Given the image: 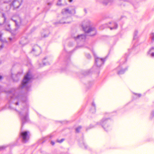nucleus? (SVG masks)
I'll use <instances>...</instances> for the list:
<instances>
[{
	"label": "nucleus",
	"instance_id": "nucleus-10",
	"mask_svg": "<svg viewBox=\"0 0 154 154\" xmlns=\"http://www.w3.org/2000/svg\"><path fill=\"white\" fill-rule=\"evenodd\" d=\"M41 52L40 48L37 45H35L32 48L31 53L35 56L39 55Z\"/></svg>",
	"mask_w": 154,
	"mask_h": 154
},
{
	"label": "nucleus",
	"instance_id": "nucleus-42",
	"mask_svg": "<svg viewBox=\"0 0 154 154\" xmlns=\"http://www.w3.org/2000/svg\"><path fill=\"white\" fill-rule=\"evenodd\" d=\"M134 48H133L132 49V51H134Z\"/></svg>",
	"mask_w": 154,
	"mask_h": 154
},
{
	"label": "nucleus",
	"instance_id": "nucleus-2",
	"mask_svg": "<svg viewBox=\"0 0 154 154\" xmlns=\"http://www.w3.org/2000/svg\"><path fill=\"white\" fill-rule=\"evenodd\" d=\"M92 51L94 57L95 61V64L91 69L85 72H86V73L85 74V75H88L89 74L90 72L92 71L98 72L99 68L103 64L104 62L106 60V58L103 59L99 57L94 54L93 50H92Z\"/></svg>",
	"mask_w": 154,
	"mask_h": 154
},
{
	"label": "nucleus",
	"instance_id": "nucleus-45",
	"mask_svg": "<svg viewBox=\"0 0 154 154\" xmlns=\"http://www.w3.org/2000/svg\"><path fill=\"white\" fill-rule=\"evenodd\" d=\"M134 47H135V45H134Z\"/></svg>",
	"mask_w": 154,
	"mask_h": 154
},
{
	"label": "nucleus",
	"instance_id": "nucleus-29",
	"mask_svg": "<svg viewBox=\"0 0 154 154\" xmlns=\"http://www.w3.org/2000/svg\"><path fill=\"white\" fill-rule=\"evenodd\" d=\"M42 36H43L45 38V37H46L48 36V34L46 35V34H44L43 35V34H42Z\"/></svg>",
	"mask_w": 154,
	"mask_h": 154
},
{
	"label": "nucleus",
	"instance_id": "nucleus-11",
	"mask_svg": "<svg viewBox=\"0 0 154 154\" xmlns=\"http://www.w3.org/2000/svg\"><path fill=\"white\" fill-rule=\"evenodd\" d=\"M22 0H14L10 5L11 7H13L14 8H18L21 5Z\"/></svg>",
	"mask_w": 154,
	"mask_h": 154
},
{
	"label": "nucleus",
	"instance_id": "nucleus-36",
	"mask_svg": "<svg viewBox=\"0 0 154 154\" xmlns=\"http://www.w3.org/2000/svg\"><path fill=\"white\" fill-rule=\"evenodd\" d=\"M6 29L7 30V31H10V28H9V29Z\"/></svg>",
	"mask_w": 154,
	"mask_h": 154
},
{
	"label": "nucleus",
	"instance_id": "nucleus-30",
	"mask_svg": "<svg viewBox=\"0 0 154 154\" xmlns=\"http://www.w3.org/2000/svg\"><path fill=\"white\" fill-rule=\"evenodd\" d=\"M135 95H136V96L138 97H140L141 96V94H135Z\"/></svg>",
	"mask_w": 154,
	"mask_h": 154
},
{
	"label": "nucleus",
	"instance_id": "nucleus-13",
	"mask_svg": "<svg viewBox=\"0 0 154 154\" xmlns=\"http://www.w3.org/2000/svg\"><path fill=\"white\" fill-rule=\"evenodd\" d=\"M109 23L110 25V26H109L108 27L111 30L116 29L118 27L117 24L114 22H112Z\"/></svg>",
	"mask_w": 154,
	"mask_h": 154
},
{
	"label": "nucleus",
	"instance_id": "nucleus-43",
	"mask_svg": "<svg viewBox=\"0 0 154 154\" xmlns=\"http://www.w3.org/2000/svg\"><path fill=\"white\" fill-rule=\"evenodd\" d=\"M11 77H12V78H13V75H11Z\"/></svg>",
	"mask_w": 154,
	"mask_h": 154
},
{
	"label": "nucleus",
	"instance_id": "nucleus-7",
	"mask_svg": "<svg viewBox=\"0 0 154 154\" xmlns=\"http://www.w3.org/2000/svg\"><path fill=\"white\" fill-rule=\"evenodd\" d=\"M109 119L103 118L100 122H97V125H101L104 130L106 131H108L111 129V126L109 123Z\"/></svg>",
	"mask_w": 154,
	"mask_h": 154
},
{
	"label": "nucleus",
	"instance_id": "nucleus-44",
	"mask_svg": "<svg viewBox=\"0 0 154 154\" xmlns=\"http://www.w3.org/2000/svg\"><path fill=\"white\" fill-rule=\"evenodd\" d=\"M8 26H9V27L10 26V25L9 24H8Z\"/></svg>",
	"mask_w": 154,
	"mask_h": 154
},
{
	"label": "nucleus",
	"instance_id": "nucleus-20",
	"mask_svg": "<svg viewBox=\"0 0 154 154\" xmlns=\"http://www.w3.org/2000/svg\"><path fill=\"white\" fill-rule=\"evenodd\" d=\"M82 128V127L81 126H79L75 130L76 132L78 133L79 132L80 130Z\"/></svg>",
	"mask_w": 154,
	"mask_h": 154
},
{
	"label": "nucleus",
	"instance_id": "nucleus-6",
	"mask_svg": "<svg viewBox=\"0 0 154 154\" xmlns=\"http://www.w3.org/2000/svg\"><path fill=\"white\" fill-rule=\"evenodd\" d=\"M126 60V58H122L120 60L119 65L115 69L118 75H120L124 74L127 70V66L125 64Z\"/></svg>",
	"mask_w": 154,
	"mask_h": 154
},
{
	"label": "nucleus",
	"instance_id": "nucleus-9",
	"mask_svg": "<svg viewBox=\"0 0 154 154\" xmlns=\"http://www.w3.org/2000/svg\"><path fill=\"white\" fill-rule=\"evenodd\" d=\"M20 137L22 139V141L23 143L26 142L29 139V132L25 131L21 132Z\"/></svg>",
	"mask_w": 154,
	"mask_h": 154
},
{
	"label": "nucleus",
	"instance_id": "nucleus-38",
	"mask_svg": "<svg viewBox=\"0 0 154 154\" xmlns=\"http://www.w3.org/2000/svg\"><path fill=\"white\" fill-rule=\"evenodd\" d=\"M72 1V0H69V1L70 2H71Z\"/></svg>",
	"mask_w": 154,
	"mask_h": 154
},
{
	"label": "nucleus",
	"instance_id": "nucleus-17",
	"mask_svg": "<svg viewBox=\"0 0 154 154\" xmlns=\"http://www.w3.org/2000/svg\"><path fill=\"white\" fill-rule=\"evenodd\" d=\"M47 58L46 57H45L43 60V64L42 65H40V67H42L43 66H45L46 65H49L50 64V63L49 62H45V60Z\"/></svg>",
	"mask_w": 154,
	"mask_h": 154
},
{
	"label": "nucleus",
	"instance_id": "nucleus-46",
	"mask_svg": "<svg viewBox=\"0 0 154 154\" xmlns=\"http://www.w3.org/2000/svg\"><path fill=\"white\" fill-rule=\"evenodd\" d=\"M83 46L82 45H81L80 46Z\"/></svg>",
	"mask_w": 154,
	"mask_h": 154
},
{
	"label": "nucleus",
	"instance_id": "nucleus-23",
	"mask_svg": "<svg viewBox=\"0 0 154 154\" xmlns=\"http://www.w3.org/2000/svg\"><path fill=\"white\" fill-rule=\"evenodd\" d=\"M14 17H12L11 18V20H12L13 21H14V22H15V25L16 26H18V25H17V20L16 19H14Z\"/></svg>",
	"mask_w": 154,
	"mask_h": 154
},
{
	"label": "nucleus",
	"instance_id": "nucleus-26",
	"mask_svg": "<svg viewBox=\"0 0 154 154\" xmlns=\"http://www.w3.org/2000/svg\"><path fill=\"white\" fill-rule=\"evenodd\" d=\"M5 146H0V150H2L5 149Z\"/></svg>",
	"mask_w": 154,
	"mask_h": 154
},
{
	"label": "nucleus",
	"instance_id": "nucleus-3",
	"mask_svg": "<svg viewBox=\"0 0 154 154\" xmlns=\"http://www.w3.org/2000/svg\"><path fill=\"white\" fill-rule=\"evenodd\" d=\"M82 26L83 31L88 35L92 36L96 34L97 31L96 29L94 27L90 26V21L87 20L86 23L85 22H84Z\"/></svg>",
	"mask_w": 154,
	"mask_h": 154
},
{
	"label": "nucleus",
	"instance_id": "nucleus-1",
	"mask_svg": "<svg viewBox=\"0 0 154 154\" xmlns=\"http://www.w3.org/2000/svg\"><path fill=\"white\" fill-rule=\"evenodd\" d=\"M8 97H10L9 102L10 104L9 108L11 109L16 110L14 106H17L19 103L22 102L23 105L26 104L25 107H23L20 111H18L20 117L22 121V125L28 122V120L29 105L28 104V99L26 95H21L20 93L15 92L14 90L8 91Z\"/></svg>",
	"mask_w": 154,
	"mask_h": 154
},
{
	"label": "nucleus",
	"instance_id": "nucleus-18",
	"mask_svg": "<svg viewBox=\"0 0 154 154\" xmlns=\"http://www.w3.org/2000/svg\"><path fill=\"white\" fill-rule=\"evenodd\" d=\"M154 117V110H152L151 111L150 113V118L152 119Z\"/></svg>",
	"mask_w": 154,
	"mask_h": 154
},
{
	"label": "nucleus",
	"instance_id": "nucleus-24",
	"mask_svg": "<svg viewBox=\"0 0 154 154\" xmlns=\"http://www.w3.org/2000/svg\"><path fill=\"white\" fill-rule=\"evenodd\" d=\"M64 140V139H62L60 140H57V141L58 143H61Z\"/></svg>",
	"mask_w": 154,
	"mask_h": 154
},
{
	"label": "nucleus",
	"instance_id": "nucleus-15",
	"mask_svg": "<svg viewBox=\"0 0 154 154\" xmlns=\"http://www.w3.org/2000/svg\"><path fill=\"white\" fill-rule=\"evenodd\" d=\"M28 42V40L27 38L25 37H22L21 40L20 41L19 43L20 44L23 45H24L27 44Z\"/></svg>",
	"mask_w": 154,
	"mask_h": 154
},
{
	"label": "nucleus",
	"instance_id": "nucleus-16",
	"mask_svg": "<svg viewBox=\"0 0 154 154\" xmlns=\"http://www.w3.org/2000/svg\"><path fill=\"white\" fill-rule=\"evenodd\" d=\"M90 111L92 113H94L95 112V104L94 102H93L92 103L91 107V108Z\"/></svg>",
	"mask_w": 154,
	"mask_h": 154
},
{
	"label": "nucleus",
	"instance_id": "nucleus-19",
	"mask_svg": "<svg viewBox=\"0 0 154 154\" xmlns=\"http://www.w3.org/2000/svg\"><path fill=\"white\" fill-rule=\"evenodd\" d=\"M150 38L152 41H154V33L152 32L150 34Z\"/></svg>",
	"mask_w": 154,
	"mask_h": 154
},
{
	"label": "nucleus",
	"instance_id": "nucleus-33",
	"mask_svg": "<svg viewBox=\"0 0 154 154\" xmlns=\"http://www.w3.org/2000/svg\"><path fill=\"white\" fill-rule=\"evenodd\" d=\"M83 145L85 147V148H86V146L85 145V144L84 143H83Z\"/></svg>",
	"mask_w": 154,
	"mask_h": 154
},
{
	"label": "nucleus",
	"instance_id": "nucleus-39",
	"mask_svg": "<svg viewBox=\"0 0 154 154\" xmlns=\"http://www.w3.org/2000/svg\"><path fill=\"white\" fill-rule=\"evenodd\" d=\"M9 39L10 40V41H11V40H12V38H9Z\"/></svg>",
	"mask_w": 154,
	"mask_h": 154
},
{
	"label": "nucleus",
	"instance_id": "nucleus-41",
	"mask_svg": "<svg viewBox=\"0 0 154 154\" xmlns=\"http://www.w3.org/2000/svg\"><path fill=\"white\" fill-rule=\"evenodd\" d=\"M48 5H51V3H49L48 4Z\"/></svg>",
	"mask_w": 154,
	"mask_h": 154
},
{
	"label": "nucleus",
	"instance_id": "nucleus-4",
	"mask_svg": "<svg viewBox=\"0 0 154 154\" xmlns=\"http://www.w3.org/2000/svg\"><path fill=\"white\" fill-rule=\"evenodd\" d=\"M62 13L63 15V17L62 19L59 21V23L61 24H65L69 23L70 22L68 21V20H69V19L71 20L70 17H66L68 14H74L75 13V12L74 8L72 10H70L67 8L63 9L62 10Z\"/></svg>",
	"mask_w": 154,
	"mask_h": 154
},
{
	"label": "nucleus",
	"instance_id": "nucleus-12",
	"mask_svg": "<svg viewBox=\"0 0 154 154\" xmlns=\"http://www.w3.org/2000/svg\"><path fill=\"white\" fill-rule=\"evenodd\" d=\"M147 55L154 58V47L151 48L147 52Z\"/></svg>",
	"mask_w": 154,
	"mask_h": 154
},
{
	"label": "nucleus",
	"instance_id": "nucleus-37",
	"mask_svg": "<svg viewBox=\"0 0 154 154\" xmlns=\"http://www.w3.org/2000/svg\"><path fill=\"white\" fill-rule=\"evenodd\" d=\"M84 11H85V13H87L86 10L85 9H84Z\"/></svg>",
	"mask_w": 154,
	"mask_h": 154
},
{
	"label": "nucleus",
	"instance_id": "nucleus-14",
	"mask_svg": "<svg viewBox=\"0 0 154 154\" xmlns=\"http://www.w3.org/2000/svg\"><path fill=\"white\" fill-rule=\"evenodd\" d=\"M138 34V31L137 30H135L134 33L133 39V43H135L136 42L138 41V37L137 35Z\"/></svg>",
	"mask_w": 154,
	"mask_h": 154
},
{
	"label": "nucleus",
	"instance_id": "nucleus-8",
	"mask_svg": "<svg viewBox=\"0 0 154 154\" xmlns=\"http://www.w3.org/2000/svg\"><path fill=\"white\" fill-rule=\"evenodd\" d=\"M75 40L77 42L78 44H82L86 41V37L85 34H82L78 35L76 37H74Z\"/></svg>",
	"mask_w": 154,
	"mask_h": 154
},
{
	"label": "nucleus",
	"instance_id": "nucleus-21",
	"mask_svg": "<svg viewBox=\"0 0 154 154\" xmlns=\"http://www.w3.org/2000/svg\"><path fill=\"white\" fill-rule=\"evenodd\" d=\"M1 15H2V17L4 18V23L5 22L6 20V18L5 16V15L4 14H2L0 12V16ZM1 24L0 23V25Z\"/></svg>",
	"mask_w": 154,
	"mask_h": 154
},
{
	"label": "nucleus",
	"instance_id": "nucleus-27",
	"mask_svg": "<svg viewBox=\"0 0 154 154\" xmlns=\"http://www.w3.org/2000/svg\"><path fill=\"white\" fill-rule=\"evenodd\" d=\"M61 0H59L58 2L57 3V5H60L61 4L60 3Z\"/></svg>",
	"mask_w": 154,
	"mask_h": 154
},
{
	"label": "nucleus",
	"instance_id": "nucleus-5",
	"mask_svg": "<svg viewBox=\"0 0 154 154\" xmlns=\"http://www.w3.org/2000/svg\"><path fill=\"white\" fill-rule=\"evenodd\" d=\"M32 78L29 72H28L24 76L22 82L21 88H25L28 91L31 86L30 83L31 82Z\"/></svg>",
	"mask_w": 154,
	"mask_h": 154
},
{
	"label": "nucleus",
	"instance_id": "nucleus-31",
	"mask_svg": "<svg viewBox=\"0 0 154 154\" xmlns=\"http://www.w3.org/2000/svg\"><path fill=\"white\" fill-rule=\"evenodd\" d=\"M94 127L92 125H91L89 126V128H93Z\"/></svg>",
	"mask_w": 154,
	"mask_h": 154
},
{
	"label": "nucleus",
	"instance_id": "nucleus-34",
	"mask_svg": "<svg viewBox=\"0 0 154 154\" xmlns=\"http://www.w3.org/2000/svg\"><path fill=\"white\" fill-rule=\"evenodd\" d=\"M2 77L1 75H0V80H2Z\"/></svg>",
	"mask_w": 154,
	"mask_h": 154
},
{
	"label": "nucleus",
	"instance_id": "nucleus-40",
	"mask_svg": "<svg viewBox=\"0 0 154 154\" xmlns=\"http://www.w3.org/2000/svg\"><path fill=\"white\" fill-rule=\"evenodd\" d=\"M1 89H2V87H1V86H0V91H1Z\"/></svg>",
	"mask_w": 154,
	"mask_h": 154
},
{
	"label": "nucleus",
	"instance_id": "nucleus-32",
	"mask_svg": "<svg viewBox=\"0 0 154 154\" xmlns=\"http://www.w3.org/2000/svg\"><path fill=\"white\" fill-rule=\"evenodd\" d=\"M51 144L52 145H54V144H55V143L53 141H51Z\"/></svg>",
	"mask_w": 154,
	"mask_h": 154
},
{
	"label": "nucleus",
	"instance_id": "nucleus-35",
	"mask_svg": "<svg viewBox=\"0 0 154 154\" xmlns=\"http://www.w3.org/2000/svg\"><path fill=\"white\" fill-rule=\"evenodd\" d=\"M4 47V45H1V48H2Z\"/></svg>",
	"mask_w": 154,
	"mask_h": 154
},
{
	"label": "nucleus",
	"instance_id": "nucleus-25",
	"mask_svg": "<svg viewBox=\"0 0 154 154\" xmlns=\"http://www.w3.org/2000/svg\"><path fill=\"white\" fill-rule=\"evenodd\" d=\"M88 59H90L91 57V56L89 54H87L86 55Z\"/></svg>",
	"mask_w": 154,
	"mask_h": 154
},
{
	"label": "nucleus",
	"instance_id": "nucleus-22",
	"mask_svg": "<svg viewBox=\"0 0 154 154\" xmlns=\"http://www.w3.org/2000/svg\"><path fill=\"white\" fill-rule=\"evenodd\" d=\"M110 1V0H105L103 2V3L105 5H106L109 3Z\"/></svg>",
	"mask_w": 154,
	"mask_h": 154
},
{
	"label": "nucleus",
	"instance_id": "nucleus-28",
	"mask_svg": "<svg viewBox=\"0 0 154 154\" xmlns=\"http://www.w3.org/2000/svg\"><path fill=\"white\" fill-rule=\"evenodd\" d=\"M2 34L1 32H0V40L2 41V42L3 41L2 40Z\"/></svg>",
	"mask_w": 154,
	"mask_h": 154
}]
</instances>
